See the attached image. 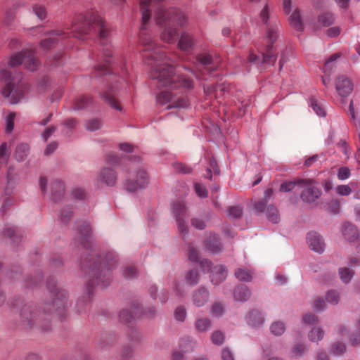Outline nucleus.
<instances>
[{"label": "nucleus", "instance_id": "obj_10", "mask_svg": "<svg viewBox=\"0 0 360 360\" xmlns=\"http://www.w3.org/2000/svg\"><path fill=\"white\" fill-rule=\"evenodd\" d=\"M336 90L342 97L347 96L353 90V84L347 77H339L336 84Z\"/></svg>", "mask_w": 360, "mask_h": 360}, {"label": "nucleus", "instance_id": "obj_59", "mask_svg": "<svg viewBox=\"0 0 360 360\" xmlns=\"http://www.w3.org/2000/svg\"><path fill=\"white\" fill-rule=\"evenodd\" d=\"M192 225L198 229H203L205 227L204 221L199 219H193Z\"/></svg>", "mask_w": 360, "mask_h": 360}, {"label": "nucleus", "instance_id": "obj_44", "mask_svg": "<svg viewBox=\"0 0 360 360\" xmlns=\"http://www.w3.org/2000/svg\"><path fill=\"white\" fill-rule=\"evenodd\" d=\"M174 169L179 173L183 174H188L191 172V169L190 167L186 166V165L181 163V162H176L174 164Z\"/></svg>", "mask_w": 360, "mask_h": 360}, {"label": "nucleus", "instance_id": "obj_25", "mask_svg": "<svg viewBox=\"0 0 360 360\" xmlns=\"http://www.w3.org/2000/svg\"><path fill=\"white\" fill-rule=\"evenodd\" d=\"M236 277L243 281H250L252 276L250 271L242 268L238 269L235 271Z\"/></svg>", "mask_w": 360, "mask_h": 360}, {"label": "nucleus", "instance_id": "obj_13", "mask_svg": "<svg viewBox=\"0 0 360 360\" xmlns=\"http://www.w3.org/2000/svg\"><path fill=\"white\" fill-rule=\"evenodd\" d=\"M105 100L115 109L121 110L122 108L118 101L117 100V89L110 86L103 94Z\"/></svg>", "mask_w": 360, "mask_h": 360}, {"label": "nucleus", "instance_id": "obj_60", "mask_svg": "<svg viewBox=\"0 0 360 360\" xmlns=\"http://www.w3.org/2000/svg\"><path fill=\"white\" fill-rule=\"evenodd\" d=\"M223 360H234L232 353L229 349H223L221 352Z\"/></svg>", "mask_w": 360, "mask_h": 360}, {"label": "nucleus", "instance_id": "obj_18", "mask_svg": "<svg viewBox=\"0 0 360 360\" xmlns=\"http://www.w3.org/2000/svg\"><path fill=\"white\" fill-rule=\"evenodd\" d=\"M205 158L208 161V167L207 168V174L206 176L207 178L212 177L211 173L213 172L214 174H219V169L217 166L216 160L214 159L212 155L209 153H206L205 155Z\"/></svg>", "mask_w": 360, "mask_h": 360}, {"label": "nucleus", "instance_id": "obj_41", "mask_svg": "<svg viewBox=\"0 0 360 360\" xmlns=\"http://www.w3.org/2000/svg\"><path fill=\"white\" fill-rule=\"evenodd\" d=\"M350 174V169L347 167H342L338 171V178L341 181L347 179Z\"/></svg>", "mask_w": 360, "mask_h": 360}, {"label": "nucleus", "instance_id": "obj_3", "mask_svg": "<svg viewBox=\"0 0 360 360\" xmlns=\"http://www.w3.org/2000/svg\"><path fill=\"white\" fill-rule=\"evenodd\" d=\"M278 37V27L276 24L267 25L264 40L266 44L259 48V51L263 57V61L266 63H274L276 60V48L274 43Z\"/></svg>", "mask_w": 360, "mask_h": 360}, {"label": "nucleus", "instance_id": "obj_26", "mask_svg": "<svg viewBox=\"0 0 360 360\" xmlns=\"http://www.w3.org/2000/svg\"><path fill=\"white\" fill-rule=\"evenodd\" d=\"M115 255L113 253L110 252L106 255L105 258L104 259L103 262L99 264V267L103 266L105 269L110 270L115 266Z\"/></svg>", "mask_w": 360, "mask_h": 360}, {"label": "nucleus", "instance_id": "obj_14", "mask_svg": "<svg viewBox=\"0 0 360 360\" xmlns=\"http://www.w3.org/2000/svg\"><path fill=\"white\" fill-rule=\"evenodd\" d=\"M193 44V40L191 36L188 33L182 32L179 39L178 46L180 50L188 51Z\"/></svg>", "mask_w": 360, "mask_h": 360}, {"label": "nucleus", "instance_id": "obj_46", "mask_svg": "<svg viewBox=\"0 0 360 360\" xmlns=\"http://www.w3.org/2000/svg\"><path fill=\"white\" fill-rule=\"evenodd\" d=\"M224 340V334L219 331H215L212 335V341L214 344L221 345Z\"/></svg>", "mask_w": 360, "mask_h": 360}, {"label": "nucleus", "instance_id": "obj_61", "mask_svg": "<svg viewBox=\"0 0 360 360\" xmlns=\"http://www.w3.org/2000/svg\"><path fill=\"white\" fill-rule=\"evenodd\" d=\"M57 143L55 142L49 143L44 150L45 155H50L57 148Z\"/></svg>", "mask_w": 360, "mask_h": 360}, {"label": "nucleus", "instance_id": "obj_35", "mask_svg": "<svg viewBox=\"0 0 360 360\" xmlns=\"http://www.w3.org/2000/svg\"><path fill=\"white\" fill-rule=\"evenodd\" d=\"M271 331L275 335H281L285 331V326L282 322L276 321L271 326Z\"/></svg>", "mask_w": 360, "mask_h": 360}, {"label": "nucleus", "instance_id": "obj_17", "mask_svg": "<svg viewBox=\"0 0 360 360\" xmlns=\"http://www.w3.org/2000/svg\"><path fill=\"white\" fill-rule=\"evenodd\" d=\"M81 235V243L84 248H87L86 244L90 242V236L91 233V229L88 223L84 224L79 229Z\"/></svg>", "mask_w": 360, "mask_h": 360}, {"label": "nucleus", "instance_id": "obj_4", "mask_svg": "<svg viewBox=\"0 0 360 360\" xmlns=\"http://www.w3.org/2000/svg\"><path fill=\"white\" fill-rule=\"evenodd\" d=\"M34 32L39 33L41 35L48 36L40 43V48L43 50H49L56 45V37H60V39H65L69 36V33L64 31L57 30L48 32L43 27H36Z\"/></svg>", "mask_w": 360, "mask_h": 360}, {"label": "nucleus", "instance_id": "obj_45", "mask_svg": "<svg viewBox=\"0 0 360 360\" xmlns=\"http://www.w3.org/2000/svg\"><path fill=\"white\" fill-rule=\"evenodd\" d=\"M133 318L132 313L129 310H122L120 314V319L122 322L128 323Z\"/></svg>", "mask_w": 360, "mask_h": 360}, {"label": "nucleus", "instance_id": "obj_11", "mask_svg": "<svg viewBox=\"0 0 360 360\" xmlns=\"http://www.w3.org/2000/svg\"><path fill=\"white\" fill-rule=\"evenodd\" d=\"M137 179L135 182L127 181L126 184V188L129 191H136L139 188H144L148 182V175L147 173L143 171H139L137 174Z\"/></svg>", "mask_w": 360, "mask_h": 360}, {"label": "nucleus", "instance_id": "obj_20", "mask_svg": "<svg viewBox=\"0 0 360 360\" xmlns=\"http://www.w3.org/2000/svg\"><path fill=\"white\" fill-rule=\"evenodd\" d=\"M102 180L108 186H114L116 182V176L112 169L105 168L101 173Z\"/></svg>", "mask_w": 360, "mask_h": 360}, {"label": "nucleus", "instance_id": "obj_42", "mask_svg": "<svg viewBox=\"0 0 360 360\" xmlns=\"http://www.w3.org/2000/svg\"><path fill=\"white\" fill-rule=\"evenodd\" d=\"M195 191L197 193V195L200 198H205L207 195V191L206 190V188L205 186L199 184L195 183L194 185Z\"/></svg>", "mask_w": 360, "mask_h": 360}, {"label": "nucleus", "instance_id": "obj_52", "mask_svg": "<svg viewBox=\"0 0 360 360\" xmlns=\"http://www.w3.org/2000/svg\"><path fill=\"white\" fill-rule=\"evenodd\" d=\"M124 276L127 278H132L136 276V269L133 266H127L124 273Z\"/></svg>", "mask_w": 360, "mask_h": 360}, {"label": "nucleus", "instance_id": "obj_16", "mask_svg": "<svg viewBox=\"0 0 360 360\" xmlns=\"http://www.w3.org/2000/svg\"><path fill=\"white\" fill-rule=\"evenodd\" d=\"M342 234L345 239L352 241L357 236L356 228L350 223H345L343 225Z\"/></svg>", "mask_w": 360, "mask_h": 360}, {"label": "nucleus", "instance_id": "obj_49", "mask_svg": "<svg viewBox=\"0 0 360 360\" xmlns=\"http://www.w3.org/2000/svg\"><path fill=\"white\" fill-rule=\"evenodd\" d=\"M34 11L37 16L41 19L43 20L45 18L46 15V11L44 7L41 6L35 5L33 8Z\"/></svg>", "mask_w": 360, "mask_h": 360}, {"label": "nucleus", "instance_id": "obj_22", "mask_svg": "<svg viewBox=\"0 0 360 360\" xmlns=\"http://www.w3.org/2000/svg\"><path fill=\"white\" fill-rule=\"evenodd\" d=\"M207 291L204 288L200 289L193 295V302L198 307L202 306L207 302Z\"/></svg>", "mask_w": 360, "mask_h": 360}, {"label": "nucleus", "instance_id": "obj_36", "mask_svg": "<svg viewBox=\"0 0 360 360\" xmlns=\"http://www.w3.org/2000/svg\"><path fill=\"white\" fill-rule=\"evenodd\" d=\"M210 326L208 319H199L195 322V327L198 331H205Z\"/></svg>", "mask_w": 360, "mask_h": 360}, {"label": "nucleus", "instance_id": "obj_54", "mask_svg": "<svg viewBox=\"0 0 360 360\" xmlns=\"http://www.w3.org/2000/svg\"><path fill=\"white\" fill-rule=\"evenodd\" d=\"M303 321L307 324H313L317 321V317L314 314H307L303 316Z\"/></svg>", "mask_w": 360, "mask_h": 360}, {"label": "nucleus", "instance_id": "obj_39", "mask_svg": "<svg viewBox=\"0 0 360 360\" xmlns=\"http://www.w3.org/2000/svg\"><path fill=\"white\" fill-rule=\"evenodd\" d=\"M186 281L190 285H194L198 283V274L196 270L190 271L186 276Z\"/></svg>", "mask_w": 360, "mask_h": 360}, {"label": "nucleus", "instance_id": "obj_64", "mask_svg": "<svg viewBox=\"0 0 360 360\" xmlns=\"http://www.w3.org/2000/svg\"><path fill=\"white\" fill-rule=\"evenodd\" d=\"M55 129H56L54 127H49L44 131L42 134L44 141H46L52 135V134L55 131Z\"/></svg>", "mask_w": 360, "mask_h": 360}, {"label": "nucleus", "instance_id": "obj_37", "mask_svg": "<svg viewBox=\"0 0 360 360\" xmlns=\"http://www.w3.org/2000/svg\"><path fill=\"white\" fill-rule=\"evenodd\" d=\"M300 179H298L297 181H290L284 182L281 185L280 191L281 192H288L291 190H292L296 185H298L300 187V184L298 183V181Z\"/></svg>", "mask_w": 360, "mask_h": 360}, {"label": "nucleus", "instance_id": "obj_47", "mask_svg": "<svg viewBox=\"0 0 360 360\" xmlns=\"http://www.w3.org/2000/svg\"><path fill=\"white\" fill-rule=\"evenodd\" d=\"M326 300L331 304H337L339 301V295L335 291H328L326 294Z\"/></svg>", "mask_w": 360, "mask_h": 360}, {"label": "nucleus", "instance_id": "obj_8", "mask_svg": "<svg viewBox=\"0 0 360 360\" xmlns=\"http://www.w3.org/2000/svg\"><path fill=\"white\" fill-rule=\"evenodd\" d=\"M229 84L223 83L215 86H205L204 91L207 99L211 100L214 97L216 100H219V103H221L222 100L221 98L225 97L229 94Z\"/></svg>", "mask_w": 360, "mask_h": 360}, {"label": "nucleus", "instance_id": "obj_50", "mask_svg": "<svg viewBox=\"0 0 360 360\" xmlns=\"http://www.w3.org/2000/svg\"><path fill=\"white\" fill-rule=\"evenodd\" d=\"M242 214V209L240 207H231L229 210V216L233 218H238Z\"/></svg>", "mask_w": 360, "mask_h": 360}, {"label": "nucleus", "instance_id": "obj_30", "mask_svg": "<svg viewBox=\"0 0 360 360\" xmlns=\"http://www.w3.org/2000/svg\"><path fill=\"white\" fill-rule=\"evenodd\" d=\"M334 21L333 14L331 13H326L321 15L319 18V22L323 26L327 27L330 25Z\"/></svg>", "mask_w": 360, "mask_h": 360}, {"label": "nucleus", "instance_id": "obj_55", "mask_svg": "<svg viewBox=\"0 0 360 360\" xmlns=\"http://www.w3.org/2000/svg\"><path fill=\"white\" fill-rule=\"evenodd\" d=\"M188 258L192 262H197L198 260V252L191 246L188 248Z\"/></svg>", "mask_w": 360, "mask_h": 360}, {"label": "nucleus", "instance_id": "obj_23", "mask_svg": "<svg viewBox=\"0 0 360 360\" xmlns=\"http://www.w3.org/2000/svg\"><path fill=\"white\" fill-rule=\"evenodd\" d=\"M290 24L297 31L303 30V25L300 19V15L298 11H295L289 18Z\"/></svg>", "mask_w": 360, "mask_h": 360}, {"label": "nucleus", "instance_id": "obj_40", "mask_svg": "<svg viewBox=\"0 0 360 360\" xmlns=\"http://www.w3.org/2000/svg\"><path fill=\"white\" fill-rule=\"evenodd\" d=\"M345 345L342 343H335L333 345L330 352L334 355H340L345 351Z\"/></svg>", "mask_w": 360, "mask_h": 360}, {"label": "nucleus", "instance_id": "obj_29", "mask_svg": "<svg viewBox=\"0 0 360 360\" xmlns=\"http://www.w3.org/2000/svg\"><path fill=\"white\" fill-rule=\"evenodd\" d=\"M29 150V146L27 143H21L18 146L15 151V158L18 160H22L25 157Z\"/></svg>", "mask_w": 360, "mask_h": 360}, {"label": "nucleus", "instance_id": "obj_19", "mask_svg": "<svg viewBox=\"0 0 360 360\" xmlns=\"http://www.w3.org/2000/svg\"><path fill=\"white\" fill-rule=\"evenodd\" d=\"M250 291L244 285H238L234 291V298L238 301H245L250 297Z\"/></svg>", "mask_w": 360, "mask_h": 360}, {"label": "nucleus", "instance_id": "obj_32", "mask_svg": "<svg viewBox=\"0 0 360 360\" xmlns=\"http://www.w3.org/2000/svg\"><path fill=\"white\" fill-rule=\"evenodd\" d=\"M267 217L269 221L273 223H278L279 220V217L278 214V210L274 206H270L267 208Z\"/></svg>", "mask_w": 360, "mask_h": 360}, {"label": "nucleus", "instance_id": "obj_34", "mask_svg": "<svg viewBox=\"0 0 360 360\" xmlns=\"http://www.w3.org/2000/svg\"><path fill=\"white\" fill-rule=\"evenodd\" d=\"M340 277L342 282L347 283L353 276V272L347 268H341L339 270Z\"/></svg>", "mask_w": 360, "mask_h": 360}, {"label": "nucleus", "instance_id": "obj_63", "mask_svg": "<svg viewBox=\"0 0 360 360\" xmlns=\"http://www.w3.org/2000/svg\"><path fill=\"white\" fill-rule=\"evenodd\" d=\"M314 308L317 310V311H321L323 310L324 308H325V302L323 300H316L315 302H314Z\"/></svg>", "mask_w": 360, "mask_h": 360}, {"label": "nucleus", "instance_id": "obj_48", "mask_svg": "<svg viewBox=\"0 0 360 360\" xmlns=\"http://www.w3.org/2000/svg\"><path fill=\"white\" fill-rule=\"evenodd\" d=\"M186 309L182 307H179L174 311V317L176 320L183 321L186 317Z\"/></svg>", "mask_w": 360, "mask_h": 360}, {"label": "nucleus", "instance_id": "obj_24", "mask_svg": "<svg viewBox=\"0 0 360 360\" xmlns=\"http://www.w3.org/2000/svg\"><path fill=\"white\" fill-rule=\"evenodd\" d=\"M357 184L356 183H352L351 186L349 185H339L335 188L336 193L342 196H347L351 194L352 188H356Z\"/></svg>", "mask_w": 360, "mask_h": 360}, {"label": "nucleus", "instance_id": "obj_27", "mask_svg": "<svg viewBox=\"0 0 360 360\" xmlns=\"http://www.w3.org/2000/svg\"><path fill=\"white\" fill-rule=\"evenodd\" d=\"M310 105L313 108L314 111L321 117H324L326 115V111L322 104L316 98H311Z\"/></svg>", "mask_w": 360, "mask_h": 360}, {"label": "nucleus", "instance_id": "obj_31", "mask_svg": "<svg viewBox=\"0 0 360 360\" xmlns=\"http://www.w3.org/2000/svg\"><path fill=\"white\" fill-rule=\"evenodd\" d=\"M89 101L90 98L86 96H79L75 100L73 108L75 110H81L87 105Z\"/></svg>", "mask_w": 360, "mask_h": 360}, {"label": "nucleus", "instance_id": "obj_43", "mask_svg": "<svg viewBox=\"0 0 360 360\" xmlns=\"http://www.w3.org/2000/svg\"><path fill=\"white\" fill-rule=\"evenodd\" d=\"M101 126V122L99 120H91L86 122V127L89 131H95L98 129Z\"/></svg>", "mask_w": 360, "mask_h": 360}, {"label": "nucleus", "instance_id": "obj_6", "mask_svg": "<svg viewBox=\"0 0 360 360\" xmlns=\"http://www.w3.org/2000/svg\"><path fill=\"white\" fill-rule=\"evenodd\" d=\"M195 60V67L192 70L191 73L199 79H207L205 77V72L207 74H211L212 72L209 67L212 63L211 56L208 53H202L198 55Z\"/></svg>", "mask_w": 360, "mask_h": 360}, {"label": "nucleus", "instance_id": "obj_57", "mask_svg": "<svg viewBox=\"0 0 360 360\" xmlns=\"http://www.w3.org/2000/svg\"><path fill=\"white\" fill-rule=\"evenodd\" d=\"M340 33V29L338 27H333L327 30V34L330 37H335L339 35Z\"/></svg>", "mask_w": 360, "mask_h": 360}, {"label": "nucleus", "instance_id": "obj_51", "mask_svg": "<svg viewBox=\"0 0 360 360\" xmlns=\"http://www.w3.org/2000/svg\"><path fill=\"white\" fill-rule=\"evenodd\" d=\"M224 312V307L221 304L215 303L212 308V313L215 316H220Z\"/></svg>", "mask_w": 360, "mask_h": 360}, {"label": "nucleus", "instance_id": "obj_33", "mask_svg": "<svg viewBox=\"0 0 360 360\" xmlns=\"http://www.w3.org/2000/svg\"><path fill=\"white\" fill-rule=\"evenodd\" d=\"M323 331L320 328H314L309 334V338L311 341H318L323 338Z\"/></svg>", "mask_w": 360, "mask_h": 360}, {"label": "nucleus", "instance_id": "obj_15", "mask_svg": "<svg viewBox=\"0 0 360 360\" xmlns=\"http://www.w3.org/2000/svg\"><path fill=\"white\" fill-rule=\"evenodd\" d=\"M205 246L207 250L214 253L221 250V245L215 234H210L209 238L205 241Z\"/></svg>", "mask_w": 360, "mask_h": 360}, {"label": "nucleus", "instance_id": "obj_2", "mask_svg": "<svg viewBox=\"0 0 360 360\" xmlns=\"http://www.w3.org/2000/svg\"><path fill=\"white\" fill-rule=\"evenodd\" d=\"M96 33L103 44L102 57L103 64H99L96 67L97 71L101 75L111 72L112 67V46L108 43V38L110 31L106 27L103 18L98 15L96 11L91 10L84 15L79 14L75 15L70 27V33L73 38L84 40L86 36L91 33Z\"/></svg>", "mask_w": 360, "mask_h": 360}, {"label": "nucleus", "instance_id": "obj_38", "mask_svg": "<svg viewBox=\"0 0 360 360\" xmlns=\"http://www.w3.org/2000/svg\"><path fill=\"white\" fill-rule=\"evenodd\" d=\"M15 114L14 112H10L6 117V131L10 133L13 129L14 127V119Z\"/></svg>", "mask_w": 360, "mask_h": 360}, {"label": "nucleus", "instance_id": "obj_1", "mask_svg": "<svg viewBox=\"0 0 360 360\" xmlns=\"http://www.w3.org/2000/svg\"><path fill=\"white\" fill-rule=\"evenodd\" d=\"M20 64L30 71L36 70L38 62L34 53L32 51L19 52L11 56L7 64L0 63V81L5 83L1 93L11 103H17L23 98L28 88L22 80L21 72L15 70Z\"/></svg>", "mask_w": 360, "mask_h": 360}, {"label": "nucleus", "instance_id": "obj_56", "mask_svg": "<svg viewBox=\"0 0 360 360\" xmlns=\"http://www.w3.org/2000/svg\"><path fill=\"white\" fill-rule=\"evenodd\" d=\"M269 18L268 6L266 5L260 13V18L264 24H267Z\"/></svg>", "mask_w": 360, "mask_h": 360}, {"label": "nucleus", "instance_id": "obj_28", "mask_svg": "<svg viewBox=\"0 0 360 360\" xmlns=\"http://www.w3.org/2000/svg\"><path fill=\"white\" fill-rule=\"evenodd\" d=\"M8 158L7 143H3L0 146V167L7 165Z\"/></svg>", "mask_w": 360, "mask_h": 360}, {"label": "nucleus", "instance_id": "obj_21", "mask_svg": "<svg viewBox=\"0 0 360 360\" xmlns=\"http://www.w3.org/2000/svg\"><path fill=\"white\" fill-rule=\"evenodd\" d=\"M264 319L259 311L257 310L252 311L248 316V323L249 325L255 327L262 324Z\"/></svg>", "mask_w": 360, "mask_h": 360}, {"label": "nucleus", "instance_id": "obj_58", "mask_svg": "<svg viewBox=\"0 0 360 360\" xmlns=\"http://www.w3.org/2000/svg\"><path fill=\"white\" fill-rule=\"evenodd\" d=\"M72 195L75 198L82 199L85 196V192L82 188H75L72 191Z\"/></svg>", "mask_w": 360, "mask_h": 360}, {"label": "nucleus", "instance_id": "obj_12", "mask_svg": "<svg viewBox=\"0 0 360 360\" xmlns=\"http://www.w3.org/2000/svg\"><path fill=\"white\" fill-rule=\"evenodd\" d=\"M307 238L309 245L312 250L319 253L323 252L324 243L320 236L316 232H309Z\"/></svg>", "mask_w": 360, "mask_h": 360}, {"label": "nucleus", "instance_id": "obj_7", "mask_svg": "<svg viewBox=\"0 0 360 360\" xmlns=\"http://www.w3.org/2000/svg\"><path fill=\"white\" fill-rule=\"evenodd\" d=\"M298 183L300 184V187L304 188L301 194V198L304 201L311 202L320 196L321 191L312 180L303 179L300 180Z\"/></svg>", "mask_w": 360, "mask_h": 360}, {"label": "nucleus", "instance_id": "obj_9", "mask_svg": "<svg viewBox=\"0 0 360 360\" xmlns=\"http://www.w3.org/2000/svg\"><path fill=\"white\" fill-rule=\"evenodd\" d=\"M172 210L176 217L179 231L181 233H186L188 227L184 220L186 212L185 204L181 201L175 202L173 205Z\"/></svg>", "mask_w": 360, "mask_h": 360}, {"label": "nucleus", "instance_id": "obj_53", "mask_svg": "<svg viewBox=\"0 0 360 360\" xmlns=\"http://www.w3.org/2000/svg\"><path fill=\"white\" fill-rule=\"evenodd\" d=\"M340 57V54L338 53H334L333 54L328 60H327L326 63H325V65L323 66V72L325 73V75H326V70L327 69H328L329 68H330V66L332 65V63L333 61H335L337 58H338Z\"/></svg>", "mask_w": 360, "mask_h": 360}, {"label": "nucleus", "instance_id": "obj_62", "mask_svg": "<svg viewBox=\"0 0 360 360\" xmlns=\"http://www.w3.org/2000/svg\"><path fill=\"white\" fill-rule=\"evenodd\" d=\"M304 350V346L302 344L296 345L293 349V354L295 356H300Z\"/></svg>", "mask_w": 360, "mask_h": 360}, {"label": "nucleus", "instance_id": "obj_5", "mask_svg": "<svg viewBox=\"0 0 360 360\" xmlns=\"http://www.w3.org/2000/svg\"><path fill=\"white\" fill-rule=\"evenodd\" d=\"M200 266L204 272L211 273V281L217 285L222 282L227 276V271L222 265L212 266V263L207 259L200 261Z\"/></svg>", "mask_w": 360, "mask_h": 360}]
</instances>
